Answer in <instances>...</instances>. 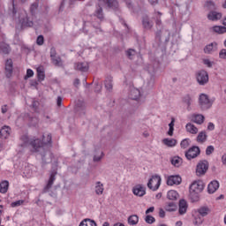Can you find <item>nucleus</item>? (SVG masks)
<instances>
[{
  "label": "nucleus",
  "instance_id": "nucleus-1",
  "mask_svg": "<svg viewBox=\"0 0 226 226\" xmlns=\"http://www.w3.org/2000/svg\"><path fill=\"white\" fill-rule=\"evenodd\" d=\"M47 144H52L51 134H48L46 139L45 136H42V141L40 139H34L29 141V146H31L32 147V153H36V154H39V156H41L43 165L50 163L53 158L52 152L45 147V145Z\"/></svg>",
  "mask_w": 226,
  "mask_h": 226
},
{
  "label": "nucleus",
  "instance_id": "nucleus-28",
  "mask_svg": "<svg viewBox=\"0 0 226 226\" xmlns=\"http://www.w3.org/2000/svg\"><path fill=\"white\" fill-rule=\"evenodd\" d=\"M164 209L169 213H172L177 209V205H176L174 201L166 202L164 206Z\"/></svg>",
  "mask_w": 226,
  "mask_h": 226
},
{
  "label": "nucleus",
  "instance_id": "nucleus-9",
  "mask_svg": "<svg viewBox=\"0 0 226 226\" xmlns=\"http://www.w3.org/2000/svg\"><path fill=\"white\" fill-rule=\"evenodd\" d=\"M185 158L188 160H193V158H197L199 154H200V148L199 147H192L185 152Z\"/></svg>",
  "mask_w": 226,
  "mask_h": 226
},
{
  "label": "nucleus",
  "instance_id": "nucleus-14",
  "mask_svg": "<svg viewBox=\"0 0 226 226\" xmlns=\"http://www.w3.org/2000/svg\"><path fill=\"white\" fill-rule=\"evenodd\" d=\"M188 211V202L182 199L178 202V214L180 215H186V212Z\"/></svg>",
  "mask_w": 226,
  "mask_h": 226
},
{
  "label": "nucleus",
  "instance_id": "nucleus-16",
  "mask_svg": "<svg viewBox=\"0 0 226 226\" xmlns=\"http://www.w3.org/2000/svg\"><path fill=\"white\" fill-rule=\"evenodd\" d=\"M182 181H183V179L181 178V177H179L177 175L170 176L167 179V185L169 186H173V185H181Z\"/></svg>",
  "mask_w": 226,
  "mask_h": 226
},
{
  "label": "nucleus",
  "instance_id": "nucleus-48",
  "mask_svg": "<svg viewBox=\"0 0 226 226\" xmlns=\"http://www.w3.org/2000/svg\"><path fill=\"white\" fill-rule=\"evenodd\" d=\"M136 52L135 49H128L126 51V56L129 59H133V56H135Z\"/></svg>",
  "mask_w": 226,
  "mask_h": 226
},
{
  "label": "nucleus",
  "instance_id": "nucleus-41",
  "mask_svg": "<svg viewBox=\"0 0 226 226\" xmlns=\"http://www.w3.org/2000/svg\"><path fill=\"white\" fill-rule=\"evenodd\" d=\"M79 226H97L96 222L91 219H84L80 223Z\"/></svg>",
  "mask_w": 226,
  "mask_h": 226
},
{
  "label": "nucleus",
  "instance_id": "nucleus-35",
  "mask_svg": "<svg viewBox=\"0 0 226 226\" xmlns=\"http://www.w3.org/2000/svg\"><path fill=\"white\" fill-rule=\"evenodd\" d=\"M103 184L100 181L95 183V193L96 195H103Z\"/></svg>",
  "mask_w": 226,
  "mask_h": 226
},
{
  "label": "nucleus",
  "instance_id": "nucleus-34",
  "mask_svg": "<svg viewBox=\"0 0 226 226\" xmlns=\"http://www.w3.org/2000/svg\"><path fill=\"white\" fill-rule=\"evenodd\" d=\"M207 140V134L205 131L200 132L197 136V142H200V144H204Z\"/></svg>",
  "mask_w": 226,
  "mask_h": 226
},
{
  "label": "nucleus",
  "instance_id": "nucleus-3",
  "mask_svg": "<svg viewBox=\"0 0 226 226\" xmlns=\"http://www.w3.org/2000/svg\"><path fill=\"white\" fill-rule=\"evenodd\" d=\"M204 190V182L198 180L193 182L190 186V199L192 202H198L201 192Z\"/></svg>",
  "mask_w": 226,
  "mask_h": 226
},
{
  "label": "nucleus",
  "instance_id": "nucleus-17",
  "mask_svg": "<svg viewBox=\"0 0 226 226\" xmlns=\"http://www.w3.org/2000/svg\"><path fill=\"white\" fill-rule=\"evenodd\" d=\"M132 193H134L137 197H144L146 193V187L142 185H137L132 189Z\"/></svg>",
  "mask_w": 226,
  "mask_h": 226
},
{
  "label": "nucleus",
  "instance_id": "nucleus-58",
  "mask_svg": "<svg viewBox=\"0 0 226 226\" xmlns=\"http://www.w3.org/2000/svg\"><path fill=\"white\" fill-rule=\"evenodd\" d=\"M149 4H151V6H156V4H158L159 0H147Z\"/></svg>",
  "mask_w": 226,
  "mask_h": 226
},
{
  "label": "nucleus",
  "instance_id": "nucleus-42",
  "mask_svg": "<svg viewBox=\"0 0 226 226\" xmlns=\"http://www.w3.org/2000/svg\"><path fill=\"white\" fill-rule=\"evenodd\" d=\"M37 77L40 82L45 80V72L43 71V67L37 68Z\"/></svg>",
  "mask_w": 226,
  "mask_h": 226
},
{
  "label": "nucleus",
  "instance_id": "nucleus-29",
  "mask_svg": "<svg viewBox=\"0 0 226 226\" xmlns=\"http://www.w3.org/2000/svg\"><path fill=\"white\" fill-rule=\"evenodd\" d=\"M142 26L144 29L149 30L153 29V22L149 20V17L145 16L142 19Z\"/></svg>",
  "mask_w": 226,
  "mask_h": 226
},
{
  "label": "nucleus",
  "instance_id": "nucleus-7",
  "mask_svg": "<svg viewBox=\"0 0 226 226\" xmlns=\"http://www.w3.org/2000/svg\"><path fill=\"white\" fill-rule=\"evenodd\" d=\"M196 79L200 86H206L209 82V74L205 70H201L196 73Z\"/></svg>",
  "mask_w": 226,
  "mask_h": 226
},
{
  "label": "nucleus",
  "instance_id": "nucleus-50",
  "mask_svg": "<svg viewBox=\"0 0 226 226\" xmlns=\"http://www.w3.org/2000/svg\"><path fill=\"white\" fill-rule=\"evenodd\" d=\"M34 75V72L31 69L26 70V75L25 76V80H27V79H31Z\"/></svg>",
  "mask_w": 226,
  "mask_h": 226
},
{
  "label": "nucleus",
  "instance_id": "nucleus-18",
  "mask_svg": "<svg viewBox=\"0 0 226 226\" xmlns=\"http://www.w3.org/2000/svg\"><path fill=\"white\" fill-rule=\"evenodd\" d=\"M74 70H77L78 72H87V70H89V64H87V62L75 63Z\"/></svg>",
  "mask_w": 226,
  "mask_h": 226
},
{
  "label": "nucleus",
  "instance_id": "nucleus-57",
  "mask_svg": "<svg viewBox=\"0 0 226 226\" xmlns=\"http://www.w3.org/2000/svg\"><path fill=\"white\" fill-rule=\"evenodd\" d=\"M57 56V52H56V48H51L50 49V57L52 59V57H56Z\"/></svg>",
  "mask_w": 226,
  "mask_h": 226
},
{
  "label": "nucleus",
  "instance_id": "nucleus-13",
  "mask_svg": "<svg viewBox=\"0 0 226 226\" xmlns=\"http://www.w3.org/2000/svg\"><path fill=\"white\" fill-rule=\"evenodd\" d=\"M142 96V93L139 90V88H135V87H130V92H129V98L131 100H139Z\"/></svg>",
  "mask_w": 226,
  "mask_h": 226
},
{
  "label": "nucleus",
  "instance_id": "nucleus-38",
  "mask_svg": "<svg viewBox=\"0 0 226 226\" xmlns=\"http://www.w3.org/2000/svg\"><path fill=\"white\" fill-rule=\"evenodd\" d=\"M76 112L79 116H86V106L84 104H77Z\"/></svg>",
  "mask_w": 226,
  "mask_h": 226
},
{
  "label": "nucleus",
  "instance_id": "nucleus-32",
  "mask_svg": "<svg viewBox=\"0 0 226 226\" xmlns=\"http://www.w3.org/2000/svg\"><path fill=\"white\" fill-rule=\"evenodd\" d=\"M8 137H10V127L9 126H4L0 130V138L8 139Z\"/></svg>",
  "mask_w": 226,
  "mask_h": 226
},
{
  "label": "nucleus",
  "instance_id": "nucleus-22",
  "mask_svg": "<svg viewBox=\"0 0 226 226\" xmlns=\"http://www.w3.org/2000/svg\"><path fill=\"white\" fill-rule=\"evenodd\" d=\"M11 52V48L10 45L4 41L0 42V54L8 55Z\"/></svg>",
  "mask_w": 226,
  "mask_h": 226
},
{
  "label": "nucleus",
  "instance_id": "nucleus-61",
  "mask_svg": "<svg viewBox=\"0 0 226 226\" xmlns=\"http://www.w3.org/2000/svg\"><path fill=\"white\" fill-rule=\"evenodd\" d=\"M159 216L160 218H165V210H163L162 208H161L159 210Z\"/></svg>",
  "mask_w": 226,
  "mask_h": 226
},
{
  "label": "nucleus",
  "instance_id": "nucleus-21",
  "mask_svg": "<svg viewBox=\"0 0 226 226\" xmlns=\"http://www.w3.org/2000/svg\"><path fill=\"white\" fill-rule=\"evenodd\" d=\"M215 50H218V43L216 42H211L204 48L205 54H211Z\"/></svg>",
  "mask_w": 226,
  "mask_h": 226
},
{
  "label": "nucleus",
  "instance_id": "nucleus-15",
  "mask_svg": "<svg viewBox=\"0 0 226 226\" xmlns=\"http://www.w3.org/2000/svg\"><path fill=\"white\" fill-rule=\"evenodd\" d=\"M222 12H219L216 11H210L207 15V18L208 19V20H211L212 22H216V20L222 19Z\"/></svg>",
  "mask_w": 226,
  "mask_h": 226
},
{
  "label": "nucleus",
  "instance_id": "nucleus-59",
  "mask_svg": "<svg viewBox=\"0 0 226 226\" xmlns=\"http://www.w3.org/2000/svg\"><path fill=\"white\" fill-rule=\"evenodd\" d=\"M204 64H206L208 68H211L213 66V64L211 63V61H209V59H205Z\"/></svg>",
  "mask_w": 226,
  "mask_h": 226
},
{
  "label": "nucleus",
  "instance_id": "nucleus-2",
  "mask_svg": "<svg viewBox=\"0 0 226 226\" xmlns=\"http://www.w3.org/2000/svg\"><path fill=\"white\" fill-rule=\"evenodd\" d=\"M8 13L13 20H19L23 27H33L34 26L33 18L29 17L25 10L19 9L14 3L9 8Z\"/></svg>",
  "mask_w": 226,
  "mask_h": 226
},
{
  "label": "nucleus",
  "instance_id": "nucleus-19",
  "mask_svg": "<svg viewBox=\"0 0 226 226\" xmlns=\"http://www.w3.org/2000/svg\"><path fill=\"white\" fill-rule=\"evenodd\" d=\"M104 3L106 4L107 8H109L110 10H118L119 8V3H117V0H99Z\"/></svg>",
  "mask_w": 226,
  "mask_h": 226
},
{
  "label": "nucleus",
  "instance_id": "nucleus-56",
  "mask_svg": "<svg viewBox=\"0 0 226 226\" xmlns=\"http://www.w3.org/2000/svg\"><path fill=\"white\" fill-rule=\"evenodd\" d=\"M219 57L221 59H226V49H222L219 53Z\"/></svg>",
  "mask_w": 226,
  "mask_h": 226
},
{
  "label": "nucleus",
  "instance_id": "nucleus-26",
  "mask_svg": "<svg viewBox=\"0 0 226 226\" xmlns=\"http://www.w3.org/2000/svg\"><path fill=\"white\" fill-rule=\"evenodd\" d=\"M196 213H198L200 216L204 218V216H207L209 213H211V209H209L207 207H200L196 210Z\"/></svg>",
  "mask_w": 226,
  "mask_h": 226
},
{
  "label": "nucleus",
  "instance_id": "nucleus-31",
  "mask_svg": "<svg viewBox=\"0 0 226 226\" xmlns=\"http://www.w3.org/2000/svg\"><path fill=\"white\" fill-rule=\"evenodd\" d=\"M186 132L189 133H192V135H195L199 133V129L193 125V124L188 123L185 126Z\"/></svg>",
  "mask_w": 226,
  "mask_h": 226
},
{
  "label": "nucleus",
  "instance_id": "nucleus-4",
  "mask_svg": "<svg viewBox=\"0 0 226 226\" xmlns=\"http://www.w3.org/2000/svg\"><path fill=\"white\" fill-rule=\"evenodd\" d=\"M155 40L160 43H169L170 40V32L169 30H159L155 33Z\"/></svg>",
  "mask_w": 226,
  "mask_h": 226
},
{
  "label": "nucleus",
  "instance_id": "nucleus-62",
  "mask_svg": "<svg viewBox=\"0 0 226 226\" xmlns=\"http://www.w3.org/2000/svg\"><path fill=\"white\" fill-rule=\"evenodd\" d=\"M207 130H210V132H213V130H215V124H213L211 122L208 123Z\"/></svg>",
  "mask_w": 226,
  "mask_h": 226
},
{
  "label": "nucleus",
  "instance_id": "nucleus-47",
  "mask_svg": "<svg viewBox=\"0 0 226 226\" xmlns=\"http://www.w3.org/2000/svg\"><path fill=\"white\" fill-rule=\"evenodd\" d=\"M145 222H146V223L152 225V223H154V222H156V219H154V217L152 215H147L145 217Z\"/></svg>",
  "mask_w": 226,
  "mask_h": 226
},
{
  "label": "nucleus",
  "instance_id": "nucleus-43",
  "mask_svg": "<svg viewBox=\"0 0 226 226\" xmlns=\"http://www.w3.org/2000/svg\"><path fill=\"white\" fill-rule=\"evenodd\" d=\"M213 31L215 33H218L219 34H223V33H226V27L222 26H215L213 27Z\"/></svg>",
  "mask_w": 226,
  "mask_h": 226
},
{
  "label": "nucleus",
  "instance_id": "nucleus-44",
  "mask_svg": "<svg viewBox=\"0 0 226 226\" xmlns=\"http://www.w3.org/2000/svg\"><path fill=\"white\" fill-rule=\"evenodd\" d=\"M38 11V4L34 2L30 6V13L32 17H34L36 15V11Z\"/></svg>",
  "mask_w": 226,
  "mask_h": 226
},
{
  "label": "nucleus",
  "instance_id": "nucleus-64",
  "mask_svg": "<svg viewBox=\"0 0 226 226\" xmlns=\"http://www.w3.org/2000/svg\"><path fill=\"white\" fill-rule=\"evenodd\" d=\"M222 162L223 165H226V154L222 156Z\"/></svg>",
  "mask_w": 226,
  "mask_h": 226
},
{
  "label": "nucleus",
  "instance_id": "nucleus-20",
  "mask_svg": "<svg viewBox=\"0 0 226 226\" xmlns=\"http://www.w3.org/2000/svg\"><path fill=\"white\" fill-rule=\"evenodd\" d=\"M192 102H193V98L190 94H185L182 97V103L186 105V109L190 112L192 110Z\"/></svg>",
  "mask_w": 226,
  "mask_h": 226
},
{
  "label": "nucleus",
  "instance_id": "nucleus-39",
  "mask_svg": "<svg viewBox=\"0 0 226 226\" xmlns=\"http://www.w3.org/2000/svg\"><path fill=\"white\" fill-rule=\"evenodd\" d=\"M167 197L170 200H177L179 193H177L175 190H171L168 192Z\"/></svg>",
  "mask_w": 226,
  "mask_h": 226
},
{
  "label": "nucleus",
  "instance_id": "nucleus-33",
  "mask_svg": "<svg viewBox=\"0 0 226 226\" xmlns=\"http://www.w3.org/2000/svg\"><path fill=\"white\" fill-rule=\"evenodd\" d=\"M170 162L174 167H181L183 165V159L179 156H174L171 158Z\"/></svg>",
  "mask_w": 226,
  "mask_h": 226
},
{
  "label": "nucleus",
  "instance_id": "nucleus-5",
  "mask_svg": "<svg viewBox=\"0 0 226 226\" xmlns=\"http://www.w3.org/2000/svg\"><path fill=\"white\" fill-rule=\"evenodd\" d=\"M199 105L202 110H208L210 107H213V102L209 100L207 94H201L199 97Z\"/></svg>",
  "mask_w": 226,
  "mask_h": 226
},
{
  "label": "nucleus",
  "instance_id": "nucleus-11",
  "mask_svg": "<svg viewBox=\"0 0 226 226\" xmlns=\"http://www.w3.org/2000/svg\"><path fill=\"white\" fill-rule=\"evenodd\" d=\"M57 174V171H53L49 177V179L48 181V184L43 188V193H48V192L50 191V188H52V185H54V182L56 181V175Z\"/></svg>",
  "mask_w": 226,
  "mask_h": 226
},
{
  "label": "nucleus",
  "instance_id": "nucleus-63",
  "mask_svg": "<svg viewBox=\"0 0 226 226\" xmlns=\"http://www.w3.org/2000/svg\"><path fill=\"white\" fill-rule=\"evenodd\" d=\"M168 135L170 137H172V135H174V128L173 127H170L169 131H168Z\"/></svg>",
  "mask_w": 226,
  "mask_h": 226
},
{
  "label": "nucleus",
  "instance_id": "nucleus-55",
  "mask_svg": "<svg viewBox=\"0 0 226 226\" xmlns=\"http://www.w3.org/2000/svg\"><path fill=\"white\" fill-rule=\"evenodd\" d=\"M103 156H104V154H103V152H102L101 153V155H94V162H101L102 161V159L103 158Z\"/></svg>",
  "mask_w": 226,
  "mask_h": 226
},
{
  "label": "nucleus",
  "instance_id": "nucleus-40",
  "mask_svg": "<svg viewBox=\"0 0 226 226\" xmlns=\"http://www.w3.org/2000/svg\"><path fill=\"white\" fill-rule=\"evenodd\" d=\"M10 186V183L6 180L3 181L0 184V193H6L8 192V187Z\"/></svg>",
  "mask_w": 226,
  "mask_h": 226
},
{
  "label": "nucleus",
  "instance_id": "nucleus-23",
  "mask_svg": "<svg viewBox=\"0 0 226 226\" xmlns=\"http://www.w3.org/2000/svg\"><path fill=\"white\" fill-rule=\"evenodd\" d=\"M218 188H220V183H218L216 180H214L208 185L207 192L208 193H215Z\"/></svg>",
  "mask_w": 226,
  "mask_h": 226
},
{
  "label": "nucleus",
  "instance_id": "nucleus-27",
  "mask_svg": "<svg viewBox=\"0 0 226 226\" xmlns=\"http://www.w3.org/2000/svg\"><path fill=\"white\" fill-rule=\"evenodd\" d=\"M204 119H205L204 115L194 114L192 116V121L196 124H202L204 123Z\"/></svg>",
  "mask_w": 226,
  "mask_h": 226
},
{
  "label": "nucleus",
  "instance_id": "nucleus-10",
  "mask_svg": "<svg viewBox=\"0 0 226 226\" xmlns=\"http://www.w3.org/2000/svg\"><path fill=\"white\" fill-rule=\"evenodd\" d=\"M94 17H96L101 22L105 20V12H103V7L100 4L95 5V10L94 11Z\"/></svg>",
  "mask_w": 226,
  "mask_h": 226
},
{
  "label": "nucleus",
  "instance_id": "nucleus-60",
  "mask_svg": "<svg viewBox=\"0 0 226 226\" xmlns=\"http://www.w3.org/2000/svg\"><path fill=\"white\" fill-rule=\"evenodd\" d=\"M62 103H63V98L61 96H58L57 99H56L57 107H61Z\"/></svg>",
  "mask_w": 226,
  "mask_h": 226
},
{
  "label": "nucleus",
  "instance_id": "nucleus-49",
  "mask_svg": "<svg viewBox=\"0 0 226 226\" xmlns=\"http://www.w3.org/2000/svg\"><path fill=\"white\" fill-rule=\"evenodd\" d=\"M215 153V147L213 146H208L206 149V154L207 156H209L210 154H213Z\"/></svg>",
  "mask_w": 226,
  "mask_h": 226
},
{
  "label": "nucleus",
  "instance_id": "nucleus-24",
  "mask_svg": "<svg viewBox=\"0 0 226 226\" xmlns=\"http://www.w3.org/2000/svg\"><path fill=\"white\" fill-rule=\"evenodd\" d=\"M204 8H206L207 11H215L217 10L218 5H216L213 0H207L204 4Z\"/></svg>",
  "mask_w": 226,
  "mask_h": 226
},
{
  "label": "nucleus",
  "instance_id": "nucleus-25",
  "mask_svg": "<svg viewBox=\"0 0 226 226\" xmlns=\"http://www.w3.org/2000/svg\"><path fill=\"white\" fill-rule=\"evenodd\" d=\"M113 82V78L112 76H108L104 81V86L107 91H109V93H112V89L114 87V85L112 84Z\"/></svg>",
  "mask_w": 226,
  "mask_h": 226
},
{
  "label": "nucleus",
  "instance_id": "nucleus-45",
  "mask_svg": "<svg viewBox=\"0 0 226 226\" xmlns=\"http://www.w3.org/2000/svg\"><path fill=\"white\" fill-rule=\"evenodd\" d=\"M194 225H202L204 223V217L202 215H196L193 221Z\"/></svg>",
  "mask_w": 226,
  "mask_h": 226
},
{
  "label": "nucleus",
  "instance_id": "nucleus-12",
  "mask_svg": "<svg viewBox=\"0 0 226 226\" xmlns=\"http://www.w3.org/2000/svg\"><path fill=\"white\" fill-rule=\"evenodd\" d=\"M12 73H13V60H11V58H8L5 61V75L7 79H10Z\"/></svg>",
  "mask_w": 226,
  "mask_h": 226
},
{
  "label": "nucleus",
  "instance_id": "nucleus-36",
  "mask_svg": "<svg viewBox=\"0 0 226 226\" xmlns=\"http://www.w3.org/2000/svg\"><path fill=\"white\" fill-rule=\"evenodd\" d=\"M51 63L55 65V66H58L59 68H62L63 66V59H61V56H53L51 58Z\"/></svg>",
  "mask_w": 226,
  "mask_h": 226
},
{
  "label": "nucleus",
  "instance_id": "nucleus-53",
  "mask_svg": "<svg viewBox=\"0 0 226 226\" xmlns=\"http://www.w3.org/2000/svg\"><path fill=\"white\" fill-rule=\"evenodd\" d=\"M32 107L34 112H38V107H40V102L38 101H33Z\"/></svg>",
  "mask_w": 226,
  "mask_h": 226
},
{
  "label": "nucleus",
  "instance_id": "nucleus-46",
  "mask_svg": "<svg viewBox=\"0 0 226 226\" xmlns=\"http://www.w3.org/2000/svg\"><path fill=\"white\" fill-rule=\"evenodd\" d=\"M190 147V139H185L181 141L180 143V147L182 149H187V147Z\"/></svg>",
  "mask_w": 226,
  "mask_h": 226
},
{
  "label": "nucleus",
  "instance_id": "nucleus-51",
  "mask_svg": "<svg viewBox=\"0 0 226 226\" xmlns=\"http://www.w3.org/2000/svg\"><path fill=\"white\" fill-rule=\"evenodd\" d=\"M44 42H45V39L43 38V35H39L36 40L37 45L41 46L43 45Z\"/></svg>",
  "mask_w": 226,
  "mask_h": 226
},
{
  "label": "nucleus",
  "instance_id": "nucleus-8",
  "mask_svg": "<svg viewBox=\"0 0 226 226\" xmlns=\"http://www.w3.org/2000/svg\"><path fill=\"white\" fill-rule=\"evenodd\" d=\"M207 169H209V162L207 161H200L197 164L196 168V176H204L206 172H207Z\"/></svg>",
  "mask_w": 226,
  "mask_h": 226
},
{
  "label": "nucleus",
  "instance_id": "nucleus-54",
  "mask_svg": "<svg viewBox=\"0 0 226 226\" xmlns=\"http://www.w3.org/2000/svg\"><path fill=\"white\" fill-rule=\"evenodd\" d=\"M21 140L23 141V144L20 145L21 147H26V144L29 142V139L26 138V136L21 137Z\"/></svg>",
  "mask_w": 226,
  "mask_h": 226
},
{
  "label": "nucleus",
  "instance_id": "nucleus-6",
  "mask_svg": "<svg viewBox=\"0 0 226 226\" xmlns=\"http://www.w3.org/2000/svg\"><path fill=\"white\" fill-rule=\"evenodd\" d=\"M160 185H162V177L158 175H155L152 176V177L149 179L147 183V187L149 188V190L156 192V190L160 188Z\"/></svg>",
  "mask_w": 226,
  "mask_h": 226
},
{
  "label": "nucleus",
  "instance_id": "nucleus-52",
  "mask_svg": "<svg viewBox=\"0 0 226 226\" xmlns=\"http://www.w3.org/2000/svg\"><path fill=\"white\" fill-rule=\"evenodd\" d=\"M22 204H24V200H17V201H14L11 204V206L12 207H19V206H22Z\"/></svg>",
  "mask_w": 226,
  "mask_h": 226
},
{
  "label": "nucleus",
  "instance_id": "nucleus-37",
  "mask_svg": "<svg viewBox=\"0 0 226 226\" xmlns=\"http://www.w3.org/2000/svg\"><path fill=\"white\" fill-rule=\"evenodd\" d=\"M127 222L129 225H137V223H139V215H130L127 219Z\"/></svg>",
  "mask_w": 226,
  "mask_h": 226
},
{
  "label": "nucleus",
  "instance_id": "nucleus-30",
  "mask_svg": "<svg viewBox=\"0 0 226 226\" xmlns=\"http://www.w3.org/2000/svg\"><path fill=\"white\" fill-rule=\"evenodd\" d=\"M162 144H164V146H167L168 147H174L177 144V140H176L175 139L166 138L162 139Z\"/></svg>",
  "mask_w": 226,
  "mask_h": 226
}]
</instances>
